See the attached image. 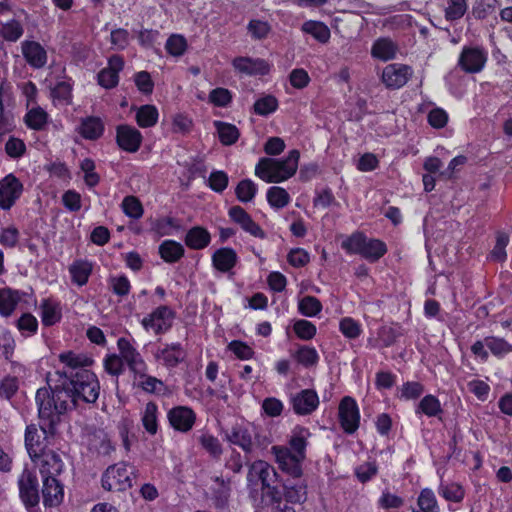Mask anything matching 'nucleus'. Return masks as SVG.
<instances>
[{
    "label": "nucleus",
    "mask_w": 512,
    "mask_h": 512,
    "mask_svg": "<svg viewBox=\"0 0 512 512\" xmlns=\"http://www.w3.org/2000/svg\"><path fill=\"white\" fill-rule=\"evenodd\" d=\"M341 246L348 253L359 254L370 262L378 261L387 252L383 241L369 239L360 232L353 233L342 242Z\"/></svg>",
    "instance_id": "4"
},
{
    "label": "nucleus",
    "mask_w": 512,
    "mask_h": 512,
    "mask_svg": "<svg viewBox=\"0 0 512 512\" xmlns=\"http://www.w3.org/2000/svg\"><path fill=\"white\" fill-rule=\"evenodd\" d=\"M23 185L13 174L0 180V207L9 210L20 197Z\"/></svg>",
    "instance_id": "8"
},
{
    "label": "nucleus",
    "mask_w": 512,
    "mask_h": 512,
    "mask_svg": "<svg viewBox=\"0 0 512 512\" xmlns=\"http://www.w3.org/2000/svg\"><path fill=\"white\" fill-rule=\"evenodd\" d=\"M42 495L45 506H57L63 499V486L55 477L43 478Z\"/></svg>",
    "instance_id": "20"
},
{
    "label": "nucleus",
    "mask_w": 512,
    "mask_h": 512,
    "mask_svg": "<svg viewBox=\"0 0 512 512\" xmlns=\"http://www.w3.org/2000/svg\"><path fill=\"white\" fill-rule=\"evenodd\" d=\"M20 496L23 502L30 507L39 503L38 481L37 477L28 469H24L19 478Z\"/></svg>",
    "instance_id": "11"
},
{
    "label": "nucleus",
    "mask_w": 512,
    "mask_h": 512,
    "mask_svg": "<svg viewBox=\"0 0 512 512\" xmlns=\"http://www.w3.org/2000/svg\"><path fill=\"white\" fill-rule=\"evenodd\" d=\"M232 65L240 73L247 75H266L270 71L269 64L260 58L236 57Z\"/></svg>",
    "instance_id": "18"
},
{
    "label": "nucleus",
    "mask_w": 512,
    "mask_h": 512,
    "mask_svg": "<svg viewBox=\"0 0 512 512\" xmlns=\"http://www.w3.org/2000/svg\"><path fill=\"white\" fill-rule=\"evenodd\" d=\"M266 467L265 461H255L249 468L247 474V482L250 497L256 500L259 495L260 487L263 482L264 470Z\"/></svg>",
    "instance_id": "22"
},
{
    "label": "nucleus",
    "mask_w": 512,
    "mask_h": 512,
    "mask_svg": "<svg viewBox=\"0 0 512 512\" xmlns=\"http://www.w3.org/2000/svg\"><path fill=\"white\" fill-rule=\"evenodd\" d=\"M236 252L229 247H223L216 250L212 255V264L220 272L230 271L237 263Z\"/></svg>",
    "instance_id": "21"
},
{
    "label": "nucleus",
    "mask_w": 512,
    "mask_h": 512,
    "mask_svg": "<svg viewBox=\"0 0 512 512\" xmlns=\"http://www.w3.org/2000/svg\"><path fill=\"white\" fill-rule=\"evenodd\" d=\"M417 412H422L429 417H433L442 412L439 400L433 395H426L418 404Z\"/></svg>",
    "instance_id": "45"
},
{
    "label": "nucleus",
    "mask_w": 512,
    "mask_h": 512,
    "mask_svg": "<svg viewBox=\"0 0 512 512\" xmlns=\"http://www.w3.org/2000/svg\"><path fill=\"white\" fill-rule=\"evenodd\" d=\"M138 474L134 466L125 462L110 465L102 475V487L107 491H125L133 486Z\"/></svg>",
    "instance_id": "5"
},
{
    "label": "nucleus",
    "mask_w": 512,
    "mask_h": 512,
    "mask_svg": "<svg viewBox=\"0 0 512 512\" xmlns=\"http://www.w3.org/2000/svg\"><path fill=\"white\" fill-rule=\"evenodd\" d=\"M59 380L52 387L39 388L35 401L44 434L55 435L62 416L67 411L79 406L75 393L71 388L68 371H57Z\"/></svg>",
    "instance_id": "1"
},
{
    "label": "nucleus",
    "mask_w": 512,
    "mask_h": 512,
    "mask_svg": "<svg viewBox=\"0 0 512 512\" xmlns=\"http://www.w3.org/2000/svg\"><path fill=\"white\" fill-rule=\"evenodd\" d=\"M80 134L88 140L99 139L104 132V123L99 117L89 116L81 120Z\"/></svg>",
    "instance_id": "25"
},
{
    "label": "nucleus",
    "mask_w": 512,
    "mask_h": 512,
    "mask_svg": "<svg viewBox=\"0 0 512 512\" xmlns=\"http://www.w3.org/2000/svg\"><path fill=\"white\" fill-rule=\"evenodd\" d=\"M227 439L232 444L240 446L246 453H251L254 449V441L252 433L243 427H234Z\"/></svg>",
    "instance_id": "29"
},
{
    "label": "nucleus",
    "mask_w": 512,
    "mask_h": 512,
    "mask_svg": "<svg viewBox=\"0 0 512 512\" xmlns=\"http://www.w3.org/2000/svg\"><path fill=\"white\" fill-rule=\"evenodd\" d=\"M497 0H480L472 10L474 18L482 20L495 11Z\"/></svg>",
    "instance_id": "59"
},
{
    "label": "nucleus",
    "mask_w": 512,
    "mask_h": 512,
    "mask_svg": "<svg viewBox=\"0 0 512 512\" xmlns=\"http://www.w3.org/2000/svg\"><path fill=\"white\" fill-rule=\"evenodd\" d=\"M158 111L153 105H143L136 113V122L142 128L152 127L157 123Z\"/></svg>",
    "instance_id": "34"
},
{
    "label": "nucleus",
    "mask_w": 512,
    "mask_h": 512,
    "mask_svg": "<svg viewBox=\"0 0 512 512\" xmlns=\"http://www.w3.org/2000/svg\"><path fill=\"white\" fill-rule=\"evenodd\" d=\"M70 385L77 402L95 403L99 397L100 385L96 375L88 369H80L76 372L68 371Z\"/></svg>",
    "instance_id": "3"
},
{
    "label": "nucleus",
    "mask_w": 512,
    "mask_h": 512,
    "mask_svg": "<svg viewBox=\"0 0 512 512\" xmlns=\"http://www.w3.org/2000/svg\"><path fill=\"white\" fill-rule=\"evenodd\" d=\"M228 348L241 360L251 359L254 355L253 349L239 340L230 342Z\"/></svg>",
    "instance_id": "61"
},
{
    "label": "nucleus",
    "mask_w": 512,
    "mask_h": 512,
    "mask_svg": "<svg viewBox=\"0 0 512 512\" xmlns=\"http://www.w3.org/2000/svg\"><path fill=\"white\" fill-rule=\"evenodd\" d=\"M297 362L305 367H311L317 364L319 356L317 351L309 346H301L293 354Z\"/></svg>",
    "instance_id": "40"
},
{
    "label": "nucleus",
    "mask_w": 512,
    "mask_h": 512,
    "mask_svg": "<svg viewBox=\"0 0 512 512\" xmlns=\"http://www.w3.org/2000/svg\"><path fill=\"white\" fill-rule=\"evenodd\" d=\"M302 30L308 34H311L321 43H326L330 38V30L322 22L307 21L303 24Z\"/></svg>",
    "instance_id": "36"
},
{
    "label": "nucleus",
    "mask_w": 512,
    "mask_h": 512,
    "mask_svg": "<svg viewBox=\"0 0 512 512\" xmlns=\"http://www.w3.org/2000/svg\"><path fill=\"white\" fill-rule=\"evenodd\" d=\"M509 242V237L505 233L499 232L496 237V244L491 251V256L496 261H503L506 258L505 248Z\"/></svg>",
    "instance_id": "62"
},
{
    "label": "nucleus",
    "mask_w": 512,
    "mask_h": 512,
    "mask_svg": "<svg viewBox=\"0 0 512 512\" xmlns=\"http://www.w3.org/2000/svg\"><path fill=\"white\" fill-rule=\"evenodd\" d=\"M487 60L486 53L481 47H464L458 65L466 73L480 72Z\"/></svg>",
    "instance_id": "7"
},
{
    "label": "nucleus",
    "mask_w": 512,
    "mask_h": 512,
    "mask_svg": "<svg viewBox=\"0 0 512 512\" xmlns=\"http://www.w3.org/2000/svg\"><path fill=\"white\" fill-rule=\"evenodd\" d=\"M123 212L130 218L139 219L143 215V206L135 196H126L122 201Z\"/></svg>",
    "instance_id": "47"
},
{
    "label": "nucleus",
    "mask_w": 512,
    "mask_h": 512,
    "mask_svg": "<svg viewBox=\"0 0 512 512\" xmlns=\"http://www.w3.org/2000/svg\"><path fill=\"white\" fill-rule=\"evenodd\" d=\"M21 300V294L18 290L11 288L0 289V315L10 316Z\"/></svg>",
    "instance_id": "27"
},
{
    "label": "nucleus",
    "mask_w": 512,
    "mask_h": 512,
    "mask_svg": "<svg viewBox=\"0 0 512 512\" xmlns=\"http://www.w3.org/2000/svg\"><path fill=\"white\" fill-rule=\"evenodd\" d=\"M170 425L180 432H188L192 429L196 415L191 408L186 406H177L168 412Z\"/></svg>",
    "instance_id": "17"
},
{
    "label": "nucleus",
    "mask_w": 512,
    "mask_h": 512,
    "mask_svg": "<svg viewBox=\"0 0 512 512\" xmlns=\"http://www.w3.org/2000/svg\"><path fill=\"white\" fill-rule=\"evenodd\" d=\"M439 494L442 495L447 501L461 502L464 498L463 488L456 484H441L439 486Z\"/></svg>",
    "instance_id": "49"
},
{
    "label": "nucleus",
    "mask_w": 512,
    "mask_h": 512,
    "mask_svg": "<svg viewBox=\"0 0 512 512\" xmlns=\"http://www.w3.org/2000/svg\"><path fill=\"white\" fill-rule=\"evenodd\" d=\"M267 200L272 207L280 209L289 203L290 196L284 188L273 186L267 192Z\"/></svg>",
    "instance_id": "41"
},
{
    "label": "nucleus",
    "mask_w": 512,
    "mask_h": 512,
    "mask_svg": "<svg viewBox=\"0 0 512 512\" xmlns=\"http://www.w3.org/2000/svg\"><path fill=\"white\" fill-rule=\"evenodd\" d=\"M272 452L282 471L294 478H299L302 475L301 462L303 460L293 455L289 448L273 446Z\"/></svg>",
    "instance_id": "9"
},
{
    "label": "nucleus",
    "mask_w": 512,
    "mask_h": 512,
    "mask_svg": "<svg viewBox=\"0 0 512 512\" xmlns=\"http://www.w3.org/2000/svg\"><path fill=\"white\" fill-rule=\"evenodd\" d=\"M110 284L114 294L118 296H126L129 294L131 285L128 278L124 275L118 277H111Z\"/></svg>",
    "instance_id": "64"
},
{
    "label": "nucleus",
    "mask_w": 512,
    "mask_h": 512,
    "mask_svg": "<svg viewBox=\"0 0 512 512\" xmlns=\"http://www.w3.org/2000/svg\"><path fill=\"white\" fill-rule=\"evenodd\" d=\"M417 503L422 512H439L436 497L431 489H423Z\"/></svg>",
    "instance_id": "43"
},
{
    "label": "nucleus",
    "mask_w": 512,
    "mask_h": 512,
    "mask_svg": "<svg viewBox=\"0 0 512 512\" xmlns=\"http://www.w3.org/2000/svg\"><path fill=\"white\" fill-rule=\"evenodd\" d=\"M124 67V60L119 55H113L108 60V67L102 69L98 75V84L106 89L114 88L119 81L118 73Z\"/></svg>",
    "instance_id": "15"
},
{
    "label": "nucleus",
    "mask_w": 512,
    "mask_h": 512,
    "mask_svg": "<svg viewBox=\"0 0 512 512\" xmlns=\"http://www.w3.org/2000/svg\"><path fill=\"white\" fill-rule=\"evenodd\" d=\"M228 215L233 222L240 225V227L247 233L254 237L264 239L266 237L263 229L251 218V216L241 206H232Z\"/></svg>",
    "instance_id": "13"
},
{
    "label": "nucleus",
    "mask_w": 512,
    "mask_h": 512,
    "mask_svg": "<svg viewBox=\"0 0 512 512\" xmlns=\"http://www.w3.org/2000/svg\"><path fill=\"white\" fill-rule=\"evenodd\" d=\"M412 75L410 66L389 64L382 73V80L388 88L397 89L404 86Z\"/></svg>",
    "instance_id": "12"
},
{
    "label": "nucleus",
    "mask_w": 512,
    "mask_h": 512,
    "mask_svg": "<svg viewBox=\"0 0 512 512\" xmlns=\"http://www.w3.org/2000/svg\"><path fill=\"white\" fill-rule=\"evenodd\" d=\"M39 429L34 425H28L25 433V445L27 451L32 459L40 457L45 452L47 436H52L50 433L44 434L42 428Z\"/></svg>",
    "instance_id": "16"
},
{
    "label": "nucleus",
    "mask_w": 512,
    "mask_h": 512,
    "mask_svg": "<svg viewBox=\"0 0 512 512\" xmlns=\"http://www.w3.org/2000/svg\"><path fill=\"white\" fill-rule=\"evenodd\" d=\"M116 142L122 150L135 153L141 146L142 135L135 127L119 125L116 128Z\"/></svg>",
    "instance_id": "10"
},
{
    "label": "nucleus",
    "mask_w": 512,
    "mask_h": 512,
    "mask_svg": "<svg viewBox=\"0 0 512 512\" xmlns=\"http://www.w3.org/2000/svg\"><path fill=\"white\" fill-rule=\"evenodd\" d=\"M214 125L223 145H232L239 139L240 132L235 125L222 121H215Z\"/></svg>",
    "instance_id": "32"
},
{
    "label": "nucleus",
    "mask_w": 512,
    "mask_h": 512,
    "mask_svg": "<svg viewBox=\"0 0 512 512\" xmlns=\"http://www.w3.org/2000/svg\"><path fill=\"white\" fill-rule=\"evenodd\" d=\"M281 483L272 485L266 489L261 490L260 504L262 506H269L275 503H280L283 498V489Z\"/></svg>",
    "instance_id": "42"
},
{
    "label": "nucleus",
    "mask_w": 512,
    "mask_h": 512,
    "mask_svg": "<svg viewBox=\"0 0 512 512\" xmlns=\"http://www.w3.org/2000/svg\"><path fill=\"white\" fill-rule=\"evenodd\" d=\"M247 29L253 38L263 39L269 34L271 27L267 22L261 20H251Z\"/></svg>",
    "instance_id": "63"
},
{
    "label": "nucleus",
    "mask_w": 512,
    "mask_h": 512,
    "mask_svg": "<svg viewBox=\"0 0 512 512\" xmlns=\"http://www.w3.org/2000/svg\"><path fill=\"white\" fill-rule=\"evenodd\" d=\"M228 182L229 178L227 173L220 170L212 171L208 178L209 187L217 193L223 192L227 188Z\"/></svg>",
    "instance_id": "54"
},
{
    "label": "nucleus",
    "mask_w": 512,
    "mask_h": 512,
    "mask_svg": "<svg viewBox=\"0 0 512 512\" xmlns=\"http://www.w3.org/2000/svg\"><path fill=\"white\" fill-rule=\"evenodd\" d=\"M165 48L170 55L179 57L186 51L187 41L182 35L173 34L168 38Z\"/></svg>",
    "instance_id": "48"
},
{
    "label": "nucleus",
    "mask_w": 512,
    "mask_h": 512,
    "mask_svg": "<svg viewBox=\"0 0 512 512\" xmlns=\"http://www.w3.org/2000/svg\"><path fill=\"white\" fill-rule=\"evenodd\" d=\"M184 247L174 240H165L159 246V254L167 263L177 262L184 256Z\"/></svg>",
    "instance_id": "30"
},
{
    "label": "nucleus",
    "mask_w": 512,
    "mask_h": 512,
    "mask_svg": "<svg viewBox=\"0 0 512 512\" xmlns=\"http://www.w3.org/2000/svg\"><path fill=\"white\" fill-rule=\"evenodd\" d=\"M47 117L48 115L43 109H32L26 115V124L34 130H41L47 122Z\"/></svg>",
    "instance_id": "51"
},
{
    "label": "nucleus",
    "mask_w": 512,
    "mask_h": 512,
    "mask_svg": "<svg viewBox=\"0 0 512 512\" xmlns=\"http://www.w3.org/2000/svg\"><path fill=\"white\" fill-rule=\"evenodd\" d=\"M278 108V100L273 95H265L259 98L253 105L254 113L261 116H267Z\"/></svg>",
    "instance_id": "39"
},
{
    "label": "nucleus",
    "mask_w": 512,
    "mask_h": 512,
    "mask_svg": "<svg viewBox=\"0 0 512 512\" xmlns=\"http://www.w3.org/2000/svg\"><path fill=\"white\" fill-rule=\"evenodd\" d=\"M59 359L62 363L67 365V371L73 372L80 369H86V367L93 364V360L91 358L82 354H75L71 351L60 354Z\"/></svg>",
    "instance_id": "31"
},
{
    "label": "nucleus",
    "mask_w": 512,
    "mask_h": 512,
    "mask_svg": "<svg viewBox=\"0 0 512 512\" xmlns=\"http://www.w3.org/2000/svg\"><path fill=\"white\" fill-rule=\"evenodd\" d=\"M140 376L141 378H144V380L139 384L144 391L148 393L164 394L166 387L161 380L156 377L147 376L144 373Z\"/></svg>",
    "instance_id": "56"
},
{
    "label": "nucleus",
    "mask_w": 512,
    "mask_h": 512,
    "mask_svg": "<svg viewBox=\"0 0 512 512\" xmlns=\"http://www.w3.org/2000/svg\"><path fill=\"white\" fill-rule=\"evenodd\" d=\"M0 36L6 41L15 42L23 34L24 30L19 21L12 19L6 23H0Z\"/></svg>",
    "instance_id": "37"
},
{
    "label": "nucleus",
    "mask_w": 512,
    "mask_h": 512,
    "mask_svg": "<svg viewBox=\"0 0 512 512\" xmlns=\"http://www.w3.org/2000/svg\"><path fill=\"white\" fill-rule=\"evenodd\" d=\"M41 309L43 325L52 326L60 320V311L57 309L55 305L51 304L48 300H45L42 303Z\"/></svg>",
    "instance_id": "52"
},
{
    "label": "nucleus",
    "mask_w": 512,
    "mask_h": 512,
    "mask_svg": "<svg viewBox=\"0 0 512 512\" xmlns=\"http://www.w3.org/2000/svg\"><path fill=\"white\" fill-rule=\"evenodd\" d=\"M397 45L389 38H379L372 46L373 57L382 61H388L396 56Z\"/></svg>",
    "instance_id": "28"
},
{
    "label": "nucleus",
    "mask_w": 512,
    "mask_h": 512,
    "mask_svg": "<svg viewBox=\"0 0 512 512\" xmlns=\"http://www.w3.org/2000/svg\"><path fill=\"white\" fill-rule=\"evenodd\" d=\"M142 424L149 434L154 435L157 433V405L154 402H148L146 404L142 416Z\"/></svg>",
    "instance_id": "38"
},
{
    "label": "nucleus",
    "mask_w": 512,
    "mask_h": 512,
    "mask_svg": "<svg viewBox=\"0 0 512 512\" xmlns=\"http://www.w3.org/2000/svg\"><path fill=\"white\" fill-rule=\"evenodd\" d=\"M298 309L301 314L313 317L321 311L322 304L314 296H305L299 301Z\"/></svg>",
    "instance_id": "46"
},
{
    "label": "nucleus",
    "mask_w": 512,
    "mask_h": 512,
    "mask_svg": "<svg viewBox=\"0 0 512 512\" xmlns=\"http://www.w3.org/2000/svg\"><path fill=\"white\" fill-rule=\"evenodd\" d=\"M339 420L343 430L348 433H354L359 427L360 414L356 401L345 396L339 404Z\"/></svg>",
    "instance_id": "6"
},
{
    "label": "nucleus",
    "mask_w": 512,
    "mask_h": 512,
    "mask_svg": "<svg viewBox=\"0 0 512 512\" xmlns=\"http://www.w3.org/2000/svg\"><path fill=\"white\" fill-rule=\"evenodd\" d=\"M40 457L42 458L40 472L43 478L48 476L56 478L62 472L63 462L57 453L49 450L42 453Z\"/></svg>",
    "instance_id": "23"
},
{
    "label": "nucleus",
    "mask_w": 512,
    "mask_h": 512,
    "mask_svg": "<svg viewBox=\"0 0 512 512\" xmlns=\"http://www.w3.org/2000/svg\"><path fill=\"white\" fill-rule=\"evenodd\" d=\"M210 233L201 226L191 228L185 237V244L194 250H200L207 247L210 243Z\"/></svg>",
    "instance_id": "26"
},
{
    "label": "nucleus",
    "mask_w": 512,
    "mask_h": 512,
    "mask_svg": "<svg viewBox=\"0 0 512 512\" xmlns=\"http://www.w3.org/2000/svg\"><path fill=\"white\" fill-rule=\"evenodd\" d=\"M300 153L293 149L284 160L261 158L255 167V174L267 183H280L292 177L298 167Z\"/></svg>",
    "instance_id": "2"
},
{
    "label": "nucleus",
    "mask_w": 512,
    "mask_h": 512,
    "mask_svg": "<svg viewBox=\"0 0 512 512\" xmlns=\"http://www.w3.org/2000/svg\"><path fill=\"white\" fill-rule=\"evenodd\" d=\"M467 10V4L465 0H450V5L445 11V17L447 20L453 21L460 19Z\"/></svg>",
    "instance_id": "58"
},
{
    "label": "nucleus",
    "mask_w": 512,
    "mask_h": 512,
    "mask_svg": "<svg viewBox=\"0 0 512 512\" xmlns=\"http://www.w3.org/2000/svg\"><path fill=\"white\" fill-rule=\"evenodd\" d=\"M22 53L27 63L36 69L44 67L47 62L46 50L36 41H24Z\"/></svg>",
    "instance_id": "19"
},
{
    "label": "nucleus",
    "mask_w": 512,
    "mask_h": 512,
    "mask_svg": "<svg viewBox=\"0 0 512 512\" xmlns=\"http://www.w3.org/2000/svg\"><path fill=\"white\" fill-rule=\"evenodd\" d=\"M293 410L298 415H309L319 405V397L312 389H304L291 396Z\"/></svg>",
    "instance_id": "14"
},
{
    "label": "nucleus",
    "mask_w": 512,
    "mask_h": 512,
    "mask_svg": "<svg viewBox=\"0 0 512 512\" xmlns=\"http://www.w3.org/2000/svg\"><path fill=\"white\" fill-rule=\"evenodd\" d=\"M485 345L495 356H502L512 351V345L502 338L486 337Z\"/></svg>",
    "instance_id": "50"
},
{
    "label": "nucleus",
    "mask_w": 512,
    "mask_h": 512,
    "mask_svg": "<svg viewBox=\"0 0 512 512\" xmlns=\"http://www.w3.org/2000/svg\"><path fill=\"white\" fill-rule=\"evenodd\" d=\"M283 497L290 503H303L307 499L306 486L303 484H282Z\"/></svg>",
    "instance_id": "35"
},
{
    "label": "nucleus",
    "mask_w": 512,
    "mask_h": 512,
    "mask_svg": "<svg viewBox=\"0 0 512 512\" xmlns=\"http://www.w3.org/2000/svg\"><path fill=\"white\" fill-rule=\"evenodd\" d=\"M378 472L375 462H365L355 468V475L361 483H366Z\"/></svg>",
    "instance_id": "57"
},
{
    "label": "nucleus",
    "mask_w": 512,
    "mask_h": 512,
    "mask_svg": "<svg viewBox=\"0 0 512 512\" xmlns=\"http://www.w3.org/2000/svg\"><path fill=\"white\" fill-rule=\"evenodd\" d=\"M199 441L202 447L215 459H218L222 454V447L219 440L209 434H203Z\"/></svg>",
    "instance_id": "53"
},
{
    "label": "nucleus",
    "mask_w": 512,
    "mask_h": 512,
    "mask_svg": "<svg viewBox=\"0 0 512 512\" xmlns=\"http://www.w3.org/2000/svg\"><path fill=\"white\" fill-rule=\"evenodd\" d=\"M186 356L185 351L179 343L167 345L164 349L159 350L155 357L162 360L167 367H176L180 362L184 361Z\"/></svg>",
    "instance_id": "24"
},
{
    "label": "nucleus",
    "mask_w": 512,
    "mask_h": 512,
    "mask_svg": "<svg viewBox=\"0 0 512 512\" xmlns=\"http://www.w3.org/2000/svg\"><path fill=\"white\" fill-rule=\"evenodd\" d=\"M209 100L215 106L225 107L231 102L232 95L228 89L219 87L209 93Z\"/></svg>",
    "instance_id": "60"
},
{
    "label": "nucleus",
    "mask_w": 512,
    "mask_h": 512,
    "mask_svg": "<svg viewBox=\"0 0 512 512\" xmlns=\"http://www.w3.org/2000/svg\"><path fill=\"white\" fill-rule=\"evenodd\" d=\"M256 191V185L250 179H244L238 183L235 194L239 201L247 203L255 197Z\"/></svg>",
    "instance_id": "44"
},
{
    "label": "nucleus",
    "mask_w": 512,
    "mask_h": 512,
    "mask_svg": "<svg viewBox=\"0 0 512 512\" xmlns=\"http://www.w3.org/2000/svg\"><path fill=\"white\" fill-rule=\"evenodd\" d=\"M72 280L82 286L87 283L92 272V264L88 261H75L69 268Z\"/></svg>",
    "instance_id": "33"
},
{
    "label": "nucleus",
    "mask_w": 512,
    "mask_h": 512,
    "mask_svg": "<svg viewBox=\"0 0 512 512\" xmlns=\"http://www.w3.org/2000/svg\"><path fill=\"white\" fill-rule=\"evenodd\" d=\"M293 329L296 335L302 340H310L316 334V327L313 323L307 320H297L294 323Z\"/></svg>",
    "instance_id": "55"
}]
</instances>
